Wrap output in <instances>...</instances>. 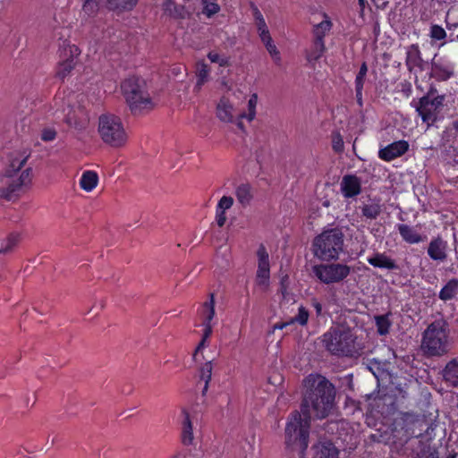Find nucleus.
Returning <instances> with one entry per match:
<instances>
[{
    "label": "nucleus",
    "instance_id": "1",
    "mask_svg": "<svg viewBox=\"0 0 458 458\" xmlns=\"http://www.w3.org/2000/svg\"><path fill=\"white\" fill-rule=\"evenodd\" d=\"M306 393L301 406L303 415L317 419L327 417L335 404V387L320 375H310L304 380Z\"/></svg>",
    "mask_w": 458,
    "mask_h": 458
},
{
    "label": "nucleus",
    "instance_id": "2",
    "mask_svg": "<svg viewBox=\"0 0 458 458\" xmlns=\"http://www.w3.org/2000/svg\"><path fill=\"white\" fill-rule=\"evenodd\" d=\"M325 349L332 355L352 357L360 349L353 329L345 327H332L321 336Z\"/></svg>",
    "mask_w": 458,
    "mask_h": 458
},
{
    "label": "nucleus",
    "instance_id": "3",
    "mask_svg": "<svg viewBox=\"0 0 458 458\" xmlns=\"http://www.w3.org/2000/svg\"><path fill=\"white\" fill-rule=\"evenodd\" d=\"M452 347L449 328L446 322L437 320L424 331L421 348L429 356H444Z\"/></svg>",
    "mask_w": 458,
    "mask_h": 458
},
{
    "label": "nucleus",
    "instance_id": "4",
    "mask_svg": "<svg viewBox=\"0 0 458 458\" xmlns=\"http://www.w3.org/2000/svg\"><path fill=\"white\" fill-rule=\"evenodd\" d=\"M310 420L308 415L295 411L288 418L284 429L286 448L303 452L309 445Z\"/></svg>",
    "mask_w": 458,
    "mask_h": 458
},
{
    "label": "nucleus",
    "instance_id": "5",
    "mask_svg": "<svg viewBox=\"0 0 458 458\" xmlns=\"http://www.w3.org/2000/svg\"><path fill=\"white\" fill-rule=\"evenodd\" d=\"M344 233L338 228L322 232L313 240L312 250L323 261L336 260L344 251Z\"/></svg>",
    "mask_w": 458,
    "mask_h": 458
},
{
    "label": "nucleus",
    "instance_id": "6",
    "mask_svg": "<svg viewBox=\"0 0 458 458\" xmlns=\"http://www.w3.org/2000/svg\"><path fill=\"white\" fill-rule=\"evenodd\" d=\"M258 104V95L252 94L248 101V111L236 113L233 104L227 96L220 98L216 104V114L219 121L226 123H236L237 126L242 130L243 124L242 119L245 118L249 122L254 120L256 116V107Z\"/></svg>",
    "mask_w": 458,
    "mask_h": 458
},
{
    "label": "nucleus",
    "instance_id": "7",
    "mask_svg": "<svg viewBox=\"0 0 458 458\" xmlns=\"http://www.w3.org/2000/svg\"><path fill=\"white\" fill-rule=\"evenodd\" d=\"M98 131L101 140L114 148L123 146L128 139L121 119L112 114L99 116Z\"/></svg>",
    "mask_w": 458,
    "mask_h": 458
},
{
    "label": "nucleus",
    "instance_id": "8",
    "mask_svg": "<svg viewBox=\"0 0 458 458\" xmlns=\"http://www.w3.org/2000/svg\"><path fill=\"white\" fill-rule=\"evenodd\" d=\"M123 93L131 110L134 113L149 110L153 102L145 89L142 81L137 78H129L122 84Z\"/></svg>",
    "mask_w": 458,
    "mask_h": 458
},
{
    "label": "nucleus",
    "instance_id": "9",
    "mask_svg": "<svg viewBox=\"0 0 458 458\" xmlns=\"http://www.w3.org/2000/svg\"><path fill=\"white\" fill-rule=\"evenodd\" d=\"M32 180V170L28 167L21 172L20 174H5L2 179L0 187V198L6 200H12L17 198L23 187L30 184Z\"/></svg>",
    "mask_w": 458,
    "mask_h": 458
},
{
    "label": "nucleus",
    "instance_id": "10",
    "mask_svg": "<svg viewBox=\"0 0 458 458\" xmlns=\"http://www.w3.org/2000/svg\"><path fill=\"white\" fill-rule=\"evenodd\" d=\"M351 271V267L342 263L319 264L312 267L314 276L325 284L344 281L349 276Z\"/></svg>",
    "mask_w": 458,
    "mask_h": 458
},
{
    "label": "nucleus",
    "instance_id": "11",
    "mask_svg": "<svg viewBox=\"0 0 458 458\" xmlns=\"http://www.w3.org/2000/svg\"><path fill=\"white\" fill-rule=\"evenodd\" d=\"M444 99V96L434 98L424 96L420 99L416 110L422 121L427 123L428 125H431L437 121V114L443 107Z\"/></svg>",
    "mask_w": 458,
    "mask_h": 458
},
{
    "label": "nucleus",
    "instance_id": "12",
    "mask_svg": "<svg viewBox=\"0 0 458 458\" xmlns=\"http://www.w3.org/2000/svg\"><path fill=\"white\" fill-rule=\"evenodd\" d=\"M455 64L448 56H435L431 62V76L445 81L454 76Z\"/></svg>",
    "mask_w": 458,
    "mask_h": 458
},
{
    "label": "nucleus",
    "instance_id": "13",
    "mask_svg": "<svg viewBox=\"0 0 458 458\" xmlns=\"http://www.w3.org/2000/svg\"><path fill=\"white\" fill-rule=\"evenodd\" d=\"M340 191L345 199L357 197L361 192V179L355 174H345L341 180Z\"/></svg>",
    "mask_w": 458,
    "mask_h": 458
},
{
    "label": "nucleus",
    "instance_id": "14",
    "mask_svg": "<svg viewBox=\"0 0 458 458\" xmlns=\"http://www.w3.org/2000/svg\"><path fill=\"white\" fill-rule=\"evenodd\" d=\"M405 65L410 72H418L424 70V61L418 44L406 47Z\"/></svg>",
    "mask_w": 458,
    "mask_h": 458
},
{
    "label": "nucleus",
    "instance_id": "15",
    "mask_svg": "<svg viewBox=\"0 0 458 458\" xmlns=\"http://www.w3.org/2000/svg\"><path fill=\"white\" fill-rule=\"evenodd\" d=\"M408 148L409 143L406 140H397L381 148L378 157L385 161H392L403 156Z\"/></svg>",
    "mask_w": 458,
    "mask_h": 458
},
{
    "label": "nucleus",
    "instance_id": "16",
    "mask_svg": "<svg viewBox=\"0 0 458 458\" xmlns=\"http://www.w3.org/2000/svg\"><path fill=\"white\" fill-rule=\"evenodd\" d=\"M182 415L181 441L184 445H192L194 443L193 424L197 419L186 410L182 411Z\"/></svg>",
    "mask_w": 458,
    "mask_h": 458
},
{
    "label": "nucleus",
    "instance_id": "17",
    "mask_svg": "<svg viewBox=\"0 0 458 458\" xmlns=\"http://www.w3.org/2000/svg\"><path fill=\"white\" fill-rule=\"evenodd\" d=\"M447 242L437 237L431 240L428 247V255L436 261L443 262L447 258Z\"/></svg>",
    "mask_w": 458,
    "mask_h": 458
},
{
    "label": "nucleus",
    "instance_id": "18",
    "mask_svg": "<svg viewBox=\"0 0 458 458\" xmlns=\"http://www.w3.org/2000/svg\"><path fill=\"white\" fill-rule=\"evenodd\" d=\"M441 374L447 386L458 388V359L450 360L442 369Z\"/></svg>",
    "mask_w": 458,
    "mask_h": 458
},
{
    "label": "nucleus",
    "instance_id": "19",
    "mask_svg": "<svg viewBox=\"0 0 458 458\" xmlns=\"http://www.w3.org/2000/svg\"><path fill=\"white\" fill-rule=\"evenodd\" d=\"M368 263L374 267L383 268L387 270L398 269L396 262L387 256L385 252H377L372 257L368 258Z\"/></svg>",
    "mask_w": 458,
    "mask_h": 458
},
{
    "label": "nucleus",
    "instance_id": "20",
    "mask_svg": "<svg viewBox=\"0 0 458 458\" xmlns=\"http://www.w3.org/2000/svg\"><path fill=\"white\" fill-rule=\"evenodd\" d=\"M333 23L327 13H323V20L312 27V38L325 41V37L330 32Z\"/></svg>",
    "mask_w": 458,
    "mask_h": 458
},
{
    "label": "nucleus",
    "instance_id": "21",
    "mask_svg": "<svg viewBox=\"0 0 458 458\" xmlns=\"http://www.w3.org/2000/svg\"><path fill=\"white\" fill-rule=\"evenodd\" d=\"M397 229L402 239L410 244H416L424 241V238L415 228L406 224L397 225Z\"/></svg>",
    "mask_w": 458,
    "mask_h": 458
},
{
    "label": "nucleus",
    "instance_id": "22",
    "mask_svg": "<svg viewBox=\"0 0 458 458\" xmlns=\"http://www.w3.org/2000/svg\"><path fill=\"white\" fill-rule=\"evenodd\" d=\"M326 50L327 47L325 41H318L312 38L310 46L306 49L305 52L307 61L310 64L316 63L322 57Z\"/></svg>",
    "mask_w": 458,
    "mask_h": 458
},
{
    "label": "nucleus",
    "instance_id": "23",
    "mask_svg": "<svg viewBox=\"0 0 458 458\" xmlns=\"http://www.w3.org/2000/svg\"><path fill=\"white\" fill-rule=\"evenodd\" d=\"M215 295L214 293H210L209 300L203 302L199 310L202 323H215Z\"/></svg>",
    "mask_w": 458,
    "mask_h": 458
},
{
    "label": "nucleus",
    "instance_id": "24",
    "mask_svg": "<svg viewBox=\"0 0 458 458\" xmlns=\"http://www.w3.org/2000/svg\"><path fill=\"white\" fill-rule=\"evenodd\" d=\"M165 14L174 19H184L186 11L184 6L176 4L173 0H165L162 4Z\"/></svg>",
    "mask_w": 458,
    "mask_h": 458
},
{
    "label": "nucleus",
    "instance_id": "25",
    "mask_svg": "<svg viewBox=\"0 0 458 458\" xmlns=\"http://www.w3.org/2000/svg\"><path fill=\"white\" fill-rule=\"evenodd\" d=\"M80 55L81 50L77 46L70 44L66 40H64L63 43L60 44V59H73V63L77 64Z\"/></svg>",
    "mask_w": 458,
    "mask_h": 458
},
{
    "label": "nucleus",
    "instance_id": "26",
    "mask_svg": "<svg viewBox=\"0 0 458 458\" xmlns=\"http://www.w3.org/2000/svg\"><path fill=\"white\" fill-rule=\"evenodd\" d=\"M98 182V174L90 170L83 172L80 179L81 188L87 192L93 191L97 187Z\"/></svg>",
    "mask_w": 458,
    "mask_h": 458
},
{
    "label": "nucleus",
    "instance_id": "27",
    "mask_svg": "<svg viewBox=\"0 0 458 458\" xmlns=\"http://www.w3.org/2000/svg\"><path fill=\"white\" fill-rule=\"evenodd\" d=\"M138 0H107V8L118 13L131 11Z\"/></svg>",
    "mask_w": 458,
    "mask_h": 458
},
{
    "label": "nucleus",
    "instance_id": "28",
    "mask_svg": "<svg viewBox=\"0 0 458 458\" xmlns=\"http://www.w3.org/2000/svg\"><path fill=\"white\" fill-rule=\"evenodd\" d=\"M382 212V205L377 199H372L361 207L362 216L368 219H376Z\"/></svg>",
    "mask_w": 458,
    "mask_h": 458
},
{
    "label": "nucleus",
    "instance_id": "29",
    "mask_svg": "<svg viewBox=\"0 0 458 458\" xmlns=\"http://www.w3.org/2000/svg\"><path fill=\"white\" fill-rule=\"evenodd\" d=\"M458 294V279L449 280L439 292V299L447 301L453 300Z\"/></svg>",
    "mask_w": 458,
    "mask_h": 458
},
{
    "label": "nucleus",
    "instance_id": "30",
    "mask_svg": "<svg viewBox=\"0 0 458 458\" xmlns=\"http://www.w3.org/2000/svg\"><path fill=\"white\" fill-rule=\"evenodd\" d=\"M337 448L330 442H325L317 446L315 458H339Z\"/></svg>",
    "mask_w": 458,
    "mask_h": 458
},
{
    "label": "nucleus",
    "instance_id": "31",
    "mask_svg": "<svg viewBox=\"0 0 458 458\" xmlns=\"http://www.w3.org/2000/svg\"><path fill=\"white\" fill-rule=\"evenodd\" d=\"M214 325H215V323H202V326L204 327L203 328V335H202L201 341L198 344V346H197V348L195 350V352L193 354V359L195 360H199V356L200 354V352L208 346V338L211 336V335L213 333V327H214Z\"/></svg>",
    "mask_w": 458,
    "mask_h": 458
},
{
    "label": "nucleus",
    "instance_id": "32",
    "mask_svg": "<svg viewBox=\"0 0 458 458\" xmlns=\"http://www.w3.org/2000/svg\"><path fill=\"white\" fill-rule=\"evenodd\" d=\"M197 81L195 90L199 91L201 87L208 81L209 69L204 62H198L196 65Z\"/></svg>",
    "mask_w": 458,
    "mask_h": 458
},
{
    "label": "nucleus",
    "instance_id": "33",
    "mask_svg": "<svg viewBox=\"0 0 458 458\" xmlns=\"http://www.w3.org/2000/svg\"><path fill=\"white\" fill-rule=\"evenodd\" d=\"M235 194L237 200L242 206H247L252 199L251 187L247 183L241 184L237 187Z\"/></svg>",
    "mask_w": 458,
    "mask_h": 458
},
{
    "label": "nucleus",
    "instance_id": "34",
    "mask_svg": "<svg viewBox=\"0 0 458 458\" xmlns=\"http://www.w3.org/2000/svg\"><path fill=\"white\" fill-rule=\"evenodd\" d=\"M258 269L257 271L270 272L269 256L263 245H260L257 250Z\"/></svg>",
    "mask_w": 458,
    "mask_h": 458
},
{
    "label": "nucleus",
    "instance_id": "35",
    "mask_svg": "<svg viewBox=\"0 0 458 458\" xmlns=\"http://www.w3.org/2000/svg\"><path fill=\"white\" fill-rule=\"evenodd\" d=\"M77 64L73 63V59L71 60H62L60 59L57 70L56 76L62 80L66 78L71 72L75 68Z\"/></svg>",
    "mask_w": 458,
    "mask_h": 458
},
{
    "label": "nucleus",
    "instance_id": "36",
    "mask_svg": "<svg viewBox=\"0 0 458 458\" xmlns=\"http://www.w3.org/2000/svg\"><path fill=\"white\" fill-rule=\"evenodd\" d=\"M377 332L380 335H386L389 333L392 322L389 319V314L379 315L375 317Z\"/></svg>",
    "mask_w": 458,
    "mask_h": 458
},
{
    "label": "nucleus",
    "instance_id": "37",
    "mask_svg": "<svg viewBox=\"0 0 458 458\" xmlns=\"http://www.w3.org/2000/svg\"><path fill=\"white\" fill-rule=\"evenodd\" d=\"M213 366L211 361H207L200 368V380L204 381V386L202 389V394H205L208 388V384L211 380L212 377Z\"/></svg>",
    "mask_w": 458,
    "mask_h": 458
},
{
    "label": "nucleus",
    "instance_id": "38",
    "mask_svg": "<svg viewBox=\"0 0 458 458\" xmlns=\"http://www.w3.org/2000/svg\"><path fill=\"white\" fill-rule=\"evenodd\" d=\"M256 286L262 292H267L270 284V272H256Z\"/></svg>",
    "mask_w": 458,
    "mask_h": 458
},
{
    "label": "nucleus",
    "instance_id": "39",
    "mask_svg": "<svg viewBox=\"0 0 458 458\" xmlns=\"http://www.w3.org/2000/svg\"><path fill=\"white\" fill-rule=\"evenodd\" d=\"M100 2L98 0H83L82 13L88 17L96 15L99 10Z\"/></svg>",
    "mask_w": 458,
    "mask_h": 458
},
{
    "label": "nucleus",
    "instance_id": "40",
    "mask_svg": "<svg viewBox=\"0 0 458 458\" xmlns=\"http://www.w3.org/2000/svg\"><path fill=\"white\" fill-rule=\"evenodd\" d=\"M28 157H14L12 159L9 168L6 171V174H20L21 169L24 166L27 162Z\"/></svg>",
    "mask_w": 458,
    "mask_h": 458
},
{
    "label": "nucleus",
    "instance_id": "41",
    "mask_svg": "<svg viewBox=\"0 0 458 458\" xmlns=\"http://www.w3.org/2000/svg\"><path fill=\"white\" fill-rule=\"evenodd\" d=\"M309 317H310V314H309V311L307 310V309L304 308L303 306H300L298 308L297 315H295L293 318H290L289 320H290L291 325L297 323L303 327V326L307 325Z\"/></svg>",
    "mask_w": 458,
    "mask_h": 458
},
{
    "label": "nucleus",
    "instance_id": "42",
    "mask_svg": "<svg viewBox=\"0 0 458 458\" xmlns=\"http://www.w3.org/2000/svg\"><path fill=\"white\" fill-rule=\"evenodd\" d=\"M201 2L203 4V13L208 17H211L220 11V7L216 0H201Z\"/></svg>",
    "mask_w": 458,
    "mask_h": 458
},
{
    "label": "nucleus",
    "instance_id": "43",
    "mask_svg": "<svg viewBox=\"0 0 458 458\" xmlns=\"http://www.w3.org/2000/svg\"><path fill=\"white\" fill-rule=\"evenodd\" d=\"M251 9H252V13H253V17L255 20V25H256L257 30L267 29V25L266 23V21L261 13V12L259 10V8L256 5L252 4Z\"/></svg>",
    "mask_w": 458,
    "mask_h": 458
},
{
    "label": "nucleus",
    "instance_id": "44",
    "mask_svg": "<svg viewBox=\"0 0 458 458\" xmlns=\"http://www.w3.org/2000/svg\"><path fill=\"white\" fill-rule=\"evenodd\" d=\"M20 236L17 233H12L6 240L3 248L0 249V253L9 252L19 242Z\"/></svg>",
    "mask_w": 458,
    "mask_h": 458
},
{
    "label": "nucleus",
    "instance_id": "45",
    "mask_svg": "<svg viewBox=\"0 0 458 458\" xmlns=\"http://www.w3.org/2000/svg\"><path fill=\"white\" fill-rule=\"evenodd\" d=\"M429 36L432 39L442 40L446 37L445 30L439 25H432L430 27Z\"/></svg>",
    "mask_w": 458,
    "mask_h": 458
},
{
    "label": "nucleus",
    "instance_id": "46",
    "mask_svg": "<svg viewBox=\"0 0 458 458\" xmlns=\"http://www.w3.org/2000/svg\"><path fill=\"white\" fill-rule=\"evenodd\" d=\"M208 57L210 62L218 64L219 66H227L229 64L228 58L225 55H219L216 52H209Z\"/></svg>",
    "mask_w": 458,
    "mask_h": 458
},
{
    "label": "nucleus",
    "instance_id": "47",
    "mask_svg": "<svg viewBox=\"0 0 458 458\" xmlns=\"http://www.w3.org/2000/svg\"><path fill=\"white\" fill-rule=\"evenodd\" d=\"M368 72L367 64L363 63L355 79V87L363 88L365 77Z\"/></svg>",
    "mask_w": 458,
    "mask_h": 458
},
{
    "label": "nucleus",
    "instance_id": "48",
    "mask_svg": "<svg viewBox=\"0 0 458 458\" xmlns=\"http://www.w3.org/2000/svg\"><path fill=\"white\" fill-rule=\"evenodd\" d=\"M332 148L335 152H342L344 150V140L340 133L336 132L332 137Z\"/></svg>",
    "mask_w": 458,
    "mask_h": 458
},
{
    "label": "nucleus",
    "instance_id": "49",
    "mask_svg": "<svg viewBox=\"0 0 458 458\" xmlns=\"http://www.w3.org/2000/svg\"><path fill=\"white\" fill-rule=\"evenodd\" d=\"M233 199L232 197L223 196L218 201L216 208L225 212V210L229 209L233 206Z\"/></svg>",
    "mask_w": 458,
    "mask_h": 458
},
{
    "label": "nucleus",
    "instance_id": "50",
    "mask_svg": "<svg viewBox=\"0 0 458 458\" xmlns=\"http://www.w3.org/2000/svg\"><path fill=\"white\" fill-rule=\"evenodd\" d=\"M55 131L50 128L44 129L41 133V139L45 141H52L55 139Z\"/></svg>",
    "mask_w": 458,
    "mask_h": 458
},
{
    "label": "nucleus",
    "instance_id": "51",
    "mask_svg": "<svg viewBox=\"0 0 458 458\" xmlns=\"http://www.w3.org/2000/svg\"><path fill=\"white\" fill-rule=\"evenodd\" d=\"M216 221L217 225L222 227L226 221L225 212L216 208Z\"/></svg>",
    "mask_w": 458,
    "mask_h": 458
},
{
    "label": "nucleus",
    "instance_id": "52",
    "mask_svg": "<svg viewBox=\"0 0 458 458\" xmlns=\"http://www.w3.org/2000/svg\"><path fill=\"white\" fill-rule=\"evenodd\" d=\"M268 53H269L271 58L273 59L274 63L276 64L279 65L281 64L282 59H281L280 52L277 49V47H276L275 48H273Z\"/></svg>",
    "mask_w": 458,
    "mask_h": 458
},
{
    "label": "nucleus",
    "instance_id": "53",
    "mask_svg": "<svg viewBox=\"0 0 458 458\" xmlns=\"http://www.w3.org/2000/svg\"><path fill=\"white\" fill-rule=\"evenodd\" d=\"M289 326H292L291 323H290V320L287 319L286 321H284V322H279V323H276L274 325L273 327V329L274 330H282L284 328H286L287 327Z\"/></svg>",
    "mask_w": 458,
    "mask_h": 458
},
{
    "label": "nucleus",
    "instance_id": "54",
    "mask_svg": "<svg viewBox=\"0 0 458 458\" xmlns=\"http://www.w3.org/2000/svg\"><path fill=\"white\" fill-rule=\"evenodd\" d=\"M362 89L363 88L355 87L357 101L360 106L362 104Z\"/></svg>",
    "mask_w": 458,
    "mask_h": 458
},
{
    "label": "nucleus",
    "instance_id": "55",
    "mask_svg": "<svg viewBox=\"0 0 458 458\" xmlns=\"http://www.w3.org/2000/svg\"><path fill=\"white\" fill-rule=\"evenodd\" d=\"M258 33H259L260 39L270 35L268 28L264 29V30H258Z\"/></svg>",
    "mask_w": 458,
    "mask_h": 458
},
{
    "label": "nucleus",
    "instance_id": "56",
    "mask_svg": "<svg viewBox=\"0 0 458 458\" xmlns=\"http://www.w3.org/2000/svg\"><path fill=\"white\" fill-rule=\"evenodd\" d=\"M313 307L318 315H319L322 311V305L318 301H313Z\"/></svg>",
    "mask_w": 458,
    "mask_h": 458
},
{
    "label": "nucleus",
    "instance_id": "57",
    "mask_svg": "<svg viewBox=\"0 0 458 458\" xmlns=\"http://www.w3.org/2000/svg\"><path fill=\"white\" fill-rule=\"evenodd\" d=\"M260 40L264 44V46H267L274 42L270 35L261 38Z\"/></svg>",
    "mask_w": 458,
    "mask_h": 458
},
{
    "label": "nucleus",
    "instance_id": "58",
    "mask_svg": "<svg viewBox=\"0 0 458 458\" xmlns=\"http://www.w3.org/2000/svg\"><path fill=\"white\" fill-rule=\"evenodd\" d=\"M66 122L68 124H70L71 126H77V123L76 121L74 120V117L73 116H71L70 114L67 116L66 118Z\"/></svg>",
    "mask_w": 458,
    "mask_h": 458
},
{
    "label": "nucleus",
    "instance_id": "59",
    "mask_svg": "<svg viewBox=\"0 0 458 458\" xmlns=\"http://www.w3.org/2000/svg\"><path fill=\"white\" fill-rule=\"evenodd\" d=\"M172 458H188V454L184 452H180L174 455Z\"/></svg>",
    "mask_w": 458,
    "mask_h": 458
},
{
    "label": "nucleus",
    "instance_id": "60",
    "mask_svg": "<svg viewBox=\"0 0 458 458\" xmlns=\"http://www.w3.org/2000/svg\"><path fill=\"white\" fill-rule=\"evenodd\" d=\"M453 129L455 131V132L458 134V119L454 120L452 123Z\"/></svg>",
    "mask_w": 458,
    "mask_h": 458
},
{
    "label": "nucleus",
    "instance_id": "61",
    "mask_svg": "<svg viewBox=\"0 0 458 458\" xmlns=\"http://www.w3.org/2000/svg\"><path fill=\"white\" fill-rule=\"evenodd\" d=\"M276 46V44L273 42L271 44H268L267 46H265L266 49L267 50V52L271 51L273 48H275Z\"/></svg>",
    "mask_w": 458,
    "mask_h": 458
},
{
    "label": "nucleus",
    "instance_id": "62",
    "mask_svg": "<svg viewBox=\"0 0 458 458\" xmlns=\"http://www.w3.org/2000/svg\"><path fill=\"white\" fill-rule=\"evenodd\" d=\"M458 26V23H454V24H451L449 23L448 21H446V27L448 30H452V29H454Z\"/></svg>",
    "mask_w": 458,
    "mask_h": 458
},
{
    "label": "nucleus",
    "instance_id": "63",
    "mask_svg": "<svg viewBox=\"0 0 458 458\" xmlns=\"http://www.w3.org/2000/svg\"><path fill=\"white\" fill-rule=\"evenodd\" d=\"M200 357H201V359H204V356H202V351L200 352V354L199 356V360L197 361L200 360Z\"/></svg>",
    "mask_w": 458,
    "mask_h": 458
},
{
    "label": "nucleus",
    "instance_id": "64",
    "mask_svg": "<svg viewBox=\"0 0 458 458\" xmlns=\"http://www.w3.org/2000/svg\"><path fill=\"white\" fill-rule=\"evenodd\" d=\"M363 0H360V2H362Z\"/></svg>",
    "mask_w": 458,
    "mask_h": 458
}]
</instances>
